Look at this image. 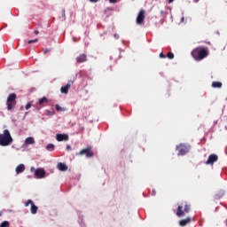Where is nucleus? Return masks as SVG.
Wrapping results in <instances>:
<instances>
[{"mask_svg": "<svg viewBox=\"0 0 227 227\" xmlns=\"http://www.w3.org/2000/svg\"><path fill=\"white\" fill-rule=\"evenodd\" d=\"M225 226H227V219H226V221H225Z\"/></svg>", "mask_w": 227, "mask_h": 227, "instance_id": "obj_37", "label": "nucleus"}, {"mask_svg": "<svg viewBox=\"0 0 227 227\" xmlns=\"http://www.w3.org/2000/svg\"><path fill=\"white\" fill-rule=\"evenodd\" d=\"M29 205H31V214H36V212H38V207H36L35 205V202H33V200H28L26 203H25V207H29Z\"/></svg>", "mask_w": 227, "mask_h": 227, "instance_id": "obj_9", "label": "nucleus"}, {"mask_svg": "<svg viewBox=\"0 0 227 227\" xmlns=\"http://www.w3.org/2000/svg\"><path fill=\"white\" fill-rule=\"evenodd\" d=\"M50 114H51V115H52V114H54V111H52V112H50Z\"/></svg>", "mask_w": 227, "mask_h": 227, "instance_id": "obj_35", "label": "nucleus"}, {"mask_svg": "<svg viewBox=\"0 0 227 227\" xmlns=\"http://www.w3.org/2000/svg\"><path fill=\"white\" fill-rule=\"evenodd\" d=\"M218 160L219 157L217 154H210L207 160L206 161V164H214V162H217Z\"/></svg>", "mask_w": 227, "mask_h": 227, "instance_id": "obj_11", "label": "nucleus"}, {"mask_svg": "<svg viewBox=\"0 0 227 227\" xmlns=\"http://www.w3.org/2000/svg\"><path fill=\"white\" fill-rule=\"evenodd\" d=\"M26 171V166L24 164H20L16 167L17 175H20V173H24Z\"/></svg>", "mask_w": 227, "mask_h": 227, "instance_id": "obj_14", "label": "nucleus"}, {"mask_svg": "<svg viewBox=\"0 0 227 227\" xmlns=\"http://www.w3.org/2000/svg\"><path fill=\"white\" fill-rule=\"evenodd\" d=\"M56 139L57 141H68L69 137L67 134H57Z\"/></svg>", "mask_w": 227, "mask_h": 227, "instance_id": "obj_13", "label": "nucleus"}, {"mask_svg": "<svg viewBox=\"0 0 227 227\" xmlns=\"http://www.w3.org/2000/svg\"><path fill=\"white\" fill-rule=\"evenodd\" d=\"M76 155H85L88 159L95 155L93 151H91V146L82 149L81 152L77 153Z\"/></svg>", "mask_w": 227, "mask_h": 227, "instance_id": "obj_7", "label": "nucleus"}, {"mask_svg": "<svg viewBox=\"0 0 227 227\" xmlns=\"http://www.w3.org/2000/svg\"><path fill=\"white\" fill-rule=\"evenodd\" d=\"M198 1H200V0H194V3H198Z\"/></svg>", "mask_w": 227, "mask_h": 227, "instance_id": "obj_36", "label": "nucleus"}, {"mask_svg": "<svg viewBox=\"0 0 227 227\" xmlns=\"http://www.w3.org/2000/svg\"><path fill=\"white\" fill-rule=\"evenodd\" d=\"M167 58H168V59H173L175 58V54L173 52H168L167 54Z\"/></svg>", "mask_w": 227, "mask_h": 227, "instance_id": "obj_23", "label": "nucleus"}, {"mask_svg": "<svg viewBox=\"0 0 227 227\" xmlns=\"http://www.w3.org/2000/svg\"><path fill=\"white\" fill-rule=\"evenodd\" d=\"M118 1H120V0H109V3L116 4V3H118Z\"/></svg>", "mask_w": 227, "mask_h": 227, "instance_id": "obj_27", "label": "nucleus"}, {"mask_svg": "<svg viewBox=\"0 0 227 227\" xmlns=\"http://www.w3.org/2000/svg\"><path fill=\"white\" fill-rule=\"evenodd\" d=\"M15 106H17V94L12 93L7 98V101H6L7 111H12V109H13Z\"/></svg>", "mask_w": 227, "mask_h": 227, "instance_id": "obj_4", "label": "nucleus"}, {"mask_svg": "<svg viewBox=\"0 0 227 227\" xmlns=\"http://www.w3.org/2000/svg\"><path fill=\"white\" fill-rule=\"evenodd\" d=\"M190 212H191V205L187 202H180L178 203L176 215L177 217H184L185 216V214H189Z\"/></svg>", "mask_w": 227, "mask_h": 227, "instance_id": "obj_2", "label": "nucleus"}, {"mask_svg": "<svg viewBox=\"0 0 227 227\" xmlns=\"http://www.w3.org/2000/svg\"><path fill=\"white\" fill-rule=\"evenodd\" d=\"M13 143V138L10 134V130L4 129L3 134H0V146H8Z\"/></svg>", "mask_w": 227, "mask_h": 227, "instance_id": "obj_3", "label": "nucleus"}, {"mask_svg": "<svg viewBox=\"0 0 227 227\" xmlns=\"http://www.w3.org/2000/svg\"><path fill=\"white\" fill-rule=\"evenodd\" d=\"M86 60H87L86 54H81L76 58V63H85Z\"/></svg>", "mask_w": 227, "mask_h": 227, "instance_id": "obj_15", "label": "nucleus"}, {"mask_svg": "<svg viewBox=\"0 0 227 227\" xmlns=\"http://www.w3.org/2000/svg\"><path fill=\"white\" fill-rule=\"evenodd\" d=\"M31 173H34L35 178L42 179L45 178V168H35V167L30 168Z\"/></svg>", "mask_w": 227, "mask_h": 227, "instance_id": "obj_5", "label": "nucleus"}, {"mask_svg": "<svg viewBox=\"0 0 227 227\" xmlns=\"http://www.w3.org/2000/svg\"><path fill=\"white\" fill-rule=\"evenodd\" d=\"M58 169H59V171H67L68 170V167L62 162L58 163L57 166Z\"/></svg>", "mask_w": 227, "mask_h": 227, "instance_id": "obj_16", "label": "nucleus"}, {"mask_svg": "<svg viewBox=\"0 0 227 227\" xmlns=\"http://www.w3.org/2000/svg\"><path fill=\"white\" fill-rule=\"evenodd\" d=\"M191 54L195 61H203L205 58L208 57V47L199 46L193 49Z\"/></svg>", "mask_w": 227, "mask_h": 227, "instance_id": "obj_1", "label": "nucleus"}, {"mask_svg": "<svg viewBox=\"0 0 227 227\" xmlns=\"http://www.w3.org/2000/svg\"><path fill=\"white\" fill-rule=\"evenodd\" d=\"M25 145H35V138L33 137H28L25 139Z\"/></svg>", "mask_w": 227, "mask_h": 227, "instance_id": "obj_17", "label": "nucleus"}, {"mask_svg": "<svg viewBox=\"0 0 227 227\" xmlns=\"http://www.w3.org/2000/svg\"><path fill=\"white\" fill-rule=\"evenodd\" d=\"M34 33H35V35H39L40 34V32L38 30H35Z\"/></svg>", "mask_w": 227, "mask_h": 227, "instance_id": "obj_30", "label": "nucleus"}, {"mask_svg": "<svg viewBox=\"0 0 227 227\" xmlns=\"http://www.w3.org/2000/svg\"><path fill=\"white\" fill-rule=\"evenodd\" d=\"M25 109L27 111L28 109H31V103H28L26 105Z\"/></svg>", "mask_w": 227, "mask_h": 227, "instance_id": "obj_24", "label": "nucleus"}, {"mask_svg": "<svg viewBox=\"0 0 227 227\" xmlns=\"http://www.w3.org/2000/svg\"><path fill=\"white\" fill-rule=\"evenodd\" d=\"M176 150H178L177 155H186L191 150V145L187 144H180L179 145H176Z\"/></svg>", "mask_w": 227, "mask_h": 227, "instance_id": "obj_6", "label": "nucleus"}, {"mask_svg": "<svg viewBox=\"0 0 227 227\" xmlns=\"http://www.w3.org/2000/svg\"><path fill=\"white\" fill-rule=\"evenodd\" d=\"M100 0H90V3H98Z\"/></svg>", "mask_w": 227, "mask_h": 227, "instance_id": "obj_29", "label": "nucleus"}, {"mask_svg": "<svg viewBox=\"0 0 227 227\" xmlns=\"http://www.w3.org/2000/svg\"><path fill=\"white\" fill-rule=\"evenodd\" d=\"M67 150H72V146L67 145Z\"/></svg>", "mask_w": 227, "mask_h": 227, "instance_id": "obj_31", "label": "nucleus"}, {"mask_svg": "<svg viewBox=\"0 0 227 227\" xmlns=\"http://www.w3.org/2000/svg\"><path fill=\"white\" fill-rule=\"evenodd\" d=\"M47 102H49V99H47V98L43 97L42 98L39 99V106H43V104H47Z\"/></svg>", "mask_w": 227, "mask_h": 227, "instance_id": "obj_19", "label": "nucleus"}, {"mask_svg": "<svg viewBox=\"0 0 227 227\" xmlns=\"http://www.w3.org/2000/svg\"><path fill=\"white\" fill-rule=\"evenodd\" d=\"M80 130H82H82H84V126H81Z\"/></svg>", "mask_w": 227, "mask_h": 227, "instance_id": "obj_32", "label": "nucleus"}, {"mask_svg": "<svg viewBox=\"0 0 227 227\" xmlns=\"http://www.w3.org/2000/svg\"><path fill=\"white\" fill-rule=\"evenodd\" d=\"M212 87L213 88H223V83L221 82H213Z\"/></svg>", "mask_w": 227, "mask_h": 227, "instance_id": "obj_18", "label": "nucleus"}, {"mask_svg": "<svg viewBox=\"0 0 227 227\" xmlns=\"http://www.w3.org/2000/svg\"><path fill=\"white\" fill-rule=\"evenodd\" d=\"M0 227H10V222L8 221H4L1 224Z\"/></svg>", "mask_w": 227, "mask_h": 227, "instance_id": "obj_21", "label": "nucleus"}, {"mask_svg": "<svg viewBox=\"0 0 227 227\" xmlns=\"http://www.w3.org/2000/svg\"><path fill=\"white\" fill-rule=\"evenodd\" d=\"M62 17H65V10L62 12Z\"/></svg>", "mask_w": 227, "mask_h": 227, "instance_id": "obj_34", "label": "nucleus"}, {"mask_svg": "<svg viewBox=\"0 0 227 227\" xmlns=\"http://www.w3.org/2000/svg\"><path fill=\"white\" fill-rule=\"evenodd\" d=\"M160 58H161V59H164V58H166V55H164V53H160Z\"/></svg>", "mask_w": 227, "mask_h": 227, "instance_id": "obj_28", "label": "nucleus"}, {"mask_svg": "<svg viewBox=\"0 0 227 227\" xmlns=\"http://www.w3.org/2000/svg\"><path fill=\"white\" fill-rule=\"evenodd\" d=\"M145 10L142 9L137 17V24H138V26H141V24L145 22Z\"/></svg>", "mask_w": 227, "mask_h": 227, "instance_id": "obj_8", "label": "nucleus"}, {"mask_svg": "<svg viewBox=\"0 0 227 227\" xmlns=\"http://www.w3.org/2000/svg\"><path fill=\"white\" fill-rule=\"evenodd\" d=\"M38 42V39L29 40L28 43H36Z\"/></svg>", "mask_w": 227, "mask_h": 227, "instance_id": "obj_25", "label": "nucleus"}, {"mask_svg": "<svg viewBox=\"0 0 227 227\" xmlns=\"http://www.w3.org/2000/svg\"><path fill=\"white\" fill-rule=\"evenodd\" d=\"M55 109H56V111H59V112L65 111V108L59 106V105H56Z\"/></svg>", "mask_w": 227, "mask_h": 227, "instance_id": "obj_22", "label": "nucleus"}, {"mask_svg": "<svg viewBox=\"0 0 227 227\" xmlns=\"http://www.w3.org/2000/svg\"><path fill=\"white\" fill-rule=\"evenodd\" d=\"M3 215V213L2 212H0V216H2Z\"/></svg>", "mask_w": 227, "mask_h": 227, "instance_id": "obj_38", "label": "nucleus"}, {"mask_svg": "<svg viewBox=\"0 0 227 227\" xmlns=\"http://www.w3.org/2000/svg\"><path fill=\"white\" fill-rule=\"evenodd\" d=\"M192 223V218L191 216L186 217L179 221V226H187V224H191Z\"/></svg>", "mask_w": 227, "mask_h": 227, "instance_id": "obj_12", "label": "nucleus"}, {"mask_svg": "<svg viewBox=\"0 0 227 227\" xmlns=\"http://www.w3.org/2000/svg\"><path fill=\"white\" fill-rule=\"evenodd\" d=\"M47 52H51V49L49 48L43 49V54H47Z\"/></svg>", "mask_w": 227, "mask_h": 227, "instance_id": "obj_26", "label": "nucleus"}, {"mask_svg": "<svg viewBox=\"0 0 227 227\" xmlns=\"http://www.w3.org/2000/svg\"><path fill=\"white\" fill-rule=\"evenodd\" d=\"M175 0H168V4H171Z\"/></svg>", "mask_w": 227, "mask_h": 227, "instance_id": "obj_33", "label": "nucleus"}, {"mask_svg": "<svg viewBox=\"0 0 227 227\" xmlns=\"http://www.w3.org/2000/svg\"><path fill=\"white\" fill-rule=\"evenodd\" d=\"M72 84H74L73 80H69L66 86L61 87L60 91L61 93H64V95L68 94V90L72 87Z\"/></svg>", "mask_w": 227, "mask_h": 227, "instance_id": "obj_10", "label": "nucleus"}, {"mask_svg": "<svg viewBox=\"0 0 227 227\" xmlns=\"http://www.w3.org/2000/svg\"><path fill=\"white\" fill-rule=\"evenodd\" d=\"M46 150L49 152H54V145L53 144H48L46 146Z\"/></svg>", "mask_w": 227, "mask_h": 227, "instance_id": "obj_20", "label": "nucleus"}]
</instances>
